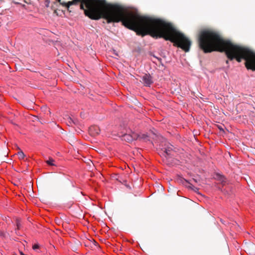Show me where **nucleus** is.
Listing matches in <instances>:
<instances>
[{"instance_id": "nucleus-5", "label": "nucleus", "mask_w": 255, "mask_h": 255, "mask_svg": "<svg viewBox=\"0 0 255 255\" xmlns=\"http://www.w3.org/2000/svg\"><path fill=\"white\" fill-rule=\"evenodd\" d=\"M142 81L146 86H149L152 83L151 77L149 75L145 74L142 77Z\"/></svg>"}, {"instance_id": "nucleus-19", "label": "nucleus", "mask_w": 255, "mask_h": 255, "mask_svg": "<svg viewBox=\"0 0 255 255\" xmlns=\"http://www.w3.org/2000/svg\"><path fill=\"white\" fill-rule=\"evenodd\" d=\"M24 1L25 3H28V2L26 0H24Z\"/></svg>"}, {"instance_id": "nucleus-17", "label": "nucleus", "mask_w": 255, "mask_h": 255, "mask_svg": "<svg viewBox=\"0 0 255 255\" xmlns=\"http://www.w3.org/2000/svg\"><path fill=\"white\" fill-rule=\"evenodd\" d=\"M157 59H158V60L159 61H161V58H157V57H155Z\"/></svg>"}, {"instance_id": "nucleus-7", "label": "nucleus", "mask_w": 255, "mask_h": 255, "mask_svg": "<svg viewBox=\"0 0 255 255\" xmlns=\"http://www.w3.org/2000/svg\"><path fill=\"white\" fill-rule=\"evenodd\" d=\"M138 137V134L134 132H131V134L128 133V141L136 139Z\"/></svg>"}, {"instance_id": "nucleus-16", "label": "nucleus", "mask_w": 255, "mask_h": 255, "mask_svg": "<svg viewBox=\"0 0 255 255\" xmlns=\"http://www.w3.org/2000/svg\"><path fill=\"white\" fill-rule=\"evenodd\" d=\"M193 180L195 182H197V180L196 179H193Z\"/></svg>"}, {"instance_id": "nucleus-9", "label": "nucleus", "mask_w": 255, "mask_h": 255, "mask_svg": "<svg viewBox=\"0 0 255 255\" xmlns=\"http://www.w3.org/2000/svg\"><path fill=\"white\" fill-rule=\"evenodd\" d=\"M54 160L51 158L49 157V159L46 161V163L50 166H56L54 163Z\"/></svg>"}, {"instance_id": "nucleus-18", "label": "nucleus", "mask_w": 255, "mask_h": 255, "mask_svg": "<svg viewBox=\"0 0 255 255\" xmlns=\"http://www.w3.org/2000/svg\"><path fill=\"white\" fill-rule=\"evenodd\" d=\"M226 63L227 64H228L229 63V60H226Z\"/></svg>"}, {"instance_id": "nucleus-10", "label": "nucleus", "mask_w": 255, "mask_h": 255, "mask_svg": "<svg viewBox=\"0 0 255 255\" xmlns=\"http://www.w3.org/2000/svg\"><path fill=\"white\" fill-rule=\"evenodd\" d=\"M172 150L170 149L169 148L167 149H165L164 151L163 155L165 157H167V156H169L171 154Z\"/></svg>"}, {"instance_id": "nucleus-14", "label": "nucleus", "mask_w": 255, "mask_h": 255, "mask_svg": "<svg viewBox=\"0 0 255 255\" xmlns=\"http://www.w3.org/2000/svg\"><path fill=\"white\" fill-rule=\"evenodd\" d=\"M0 237L2 238L4 237V234L1 231H0Z\"/></svg>"}, {"instance_id": "nucleus-23", "label": "nucleus", "mask_w": 255, "mask_h": 255, "mask_svg": "<svg viewBox=\"0 0 255 255\" xmlns=\"http://www.w3.org/2000/svg\"><path fill=\"white\" fill-rule=\"evenodd\" d=\"M220 128V130H223V129L221 128Z\"/></svg>"}, {"instance_id": "nucleus-4", "label": "nucleus", "mask_w": 255, "mask_h": 255, "mask_svg": "<svg viewBox=\"0 0 255 255\" xmlns=\"http://www.w3.org/2000/svg\"><path fill=\"white\" fill-rule=\"evenodd\" d=\"M112 178L113 180H116L126 187L128 186L127 181V176L125 172H122L120 173L114 174Z\"/></svg>"}, {"instance_id": "nucleus-21", "label": "nucleus", "mask_w": 255, "mask_h": 255, "mask_svg": "<svg viewBox=\"0 0 255 255\" xmlns=\"http://www.w3.org/2000/svg\"><path fill=\"white\" fill-rule=\"evenodd\" d=\"M126 136V134H125L123 137H125Z\"/></svg>"}, {"instance_id": "nucleus-12", "label": "nucleus", "mask_w": 255, "mask_h": 255, "mask_svg": "<svg viewBox=\"0 0 255 255\" xmlns=\"http://www.w3.org/2000/svg\"><path fill=\"white\" fill-rule=\"evenodd\" d=\"M17 155L19 159H23L25 157V154L22 151L18 152Z\"/></svg>"}, {"instance_id": "nucleus-22", "label": "nucleus", "mask_w": 255, "mask_h": 255, "mask_svg": "<svg viewBox=\"0 0 255 255\" xmlns=\"http://www.w3.org/2000/svg\"><path fill=\"white\" fill-rule=\"evenodd\" d=\"M17 228L19 229V225H18V224H17Z\"/></svg>"}, {"instance_id": "nucleus-6", "label": "nucleus", "mask_w": 255, "mask_h": 255, "mask_svg": "<svg viewBox=\"0 0 255 255\" xmlns=\"http://www.w3.org/2000/svg\"><path fill=\"white\" fill-rule=\"evenodd\" d=\"M184 182L183 183L188 188L191 189L195 192H197L198 190V188L192 185L188 181L183 179Z\"/></svg>"}, {"instance_id": "nucleus-8", "label": "nucleus", "mask_w": 255, "mask_h": 255, "mask_svg": "<svg viewBox=\"0 0 255 255\" xmlns=\"http://www.w3.org/2000/svg\"><path fill=\"white\" fill-rule=\"evenodd\" d=\"M249 251L251 252L250 254L255 255V245L254 244H251L249 247Z\"/></svg>"}, {"instance_id": "nucleus-3", "label": "nucleus", "mask_w": 255, "mask_h": 255, "mask_svg": "<svg viewBox=\"0 0 255 255\" xmlns=\"http://www.w3.org/2000/svg\"><path fill=\"white\" fill-rule=\"evenodd\" d=\"M57 1L68 10L71 5L80 2V9L84 10L85 14L90 18L98 20L102 17L108 23L121 21L128 28V7L119 4L109 3L105 0H73L67 3Z\"/></svg>"}, {"instance_id": "nucleus-1", "label": "nucleus", "mask_w": 255, "mask_h": 255, "mask_svg": "<svg viewBox=\"0 0 255 255\" xmlns=\"http://www.w3.org/2000/svg\"><path fill=\"white\" fill-rule=\"evenodd\" d=\"M128 29L137 35H149L155 38H163L169 40L174 45L188 52L191 42L169 22L152 16H140L137 9L128 6Z\"/></svg>"}, {"instance_id": "nucleus-11", "label": "nucleus", "mask_w": 255, "mask_h": 255, "mask_svg": "<svg viewBox=\"0 0 255 255\" xmlns=\"http://www.w3.org/2000/svg\"><path fill=\"white\" fill-rule=\"evenodd\" d=\"M140 138L142 139L144 141H149V139L148 138V136L146 134H142L140 137Z\"/></svg>"}, {"instance_id": "nucleus-15", "label": "nucleus", "mask_w": 255, "mask_h": 255, "mask_svg": "<svg viewBox=\"0 0 255 255\" xmlns=\"http://www.w3.org/2000/svg\"><path fill=\"white\" fill-rule=\"evenodd\" d=\"M49 2H50V1L49 0H45V5L46 6L48 7L49 6Z\"/></svg>"}, {"instance_id": "nucleus-13", "label": "nucleus", "mask_w": 255, "mask_h": 255, "mask_svg": "<svg viewBox=\"0 0 255 255\" xmlns=\"http://www.w3.org/2000/svg\"><path fill=\"white\" fill-rule=\"evenodd\" d=\"M39 248V245L38 244H34L33 245V247H32V248L34 250H36L37 249H38Z\"/></svg>"}, {"instance_id": "nucleus-20", "label": "nucleus", "mask_w": 255, "mask_h": 255, "mask_svg": "<svg viewBox=\"0 0 255 255\" xmlns=\"http://www.w3.org/2000/svg\"><path fill=\"white\" fill-rule=\"evenodd\" d=\"M128 190H129V189H131V187H129V186H128Z\"/></svg>"}, {"instance_id": "nucleus-2", "label": "nucleus", "mask_w": 255, "mask_h": 255, "mask_svg": "<svg viewBox=\"0 0 255 255\" xmlns=\"http://www.w3.org/2000/svg\"><path fill=\"white\" fill-rule=\"evenodd\" d=\"M199 48L204 53L225 52L229 59H236L238 62L246 61L247 69L255 71V52L249 48L233 43L224 39L220 33L212 29L201 30L198 35Z\"/></svg>"}]
</instances>
